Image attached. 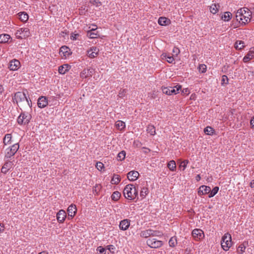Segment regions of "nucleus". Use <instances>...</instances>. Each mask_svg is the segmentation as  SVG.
Masks as SVG:
<instances>
[{"label": "nucleus", "mask_w": 254, "mask_h": 254, "mask_svg": "<svg viewBox=\"0 0 254 254\" xmlns=\"http://www.w3.org/2000/svg\"><path fill=\"white\" fill-rule=\"evenodd\" d=\"M146 130L147 132L150 133L151 135H154L156 134L155 128L152 125H148Z\"/></svg>", "instance_id": "72a5a7b5"}, {"label": "nucleus", "mask_w": 254, "mask_h": 254, "mask_svg": "<svg viewBox=\"0 0 254 254\" xmlns=\"http://www.w3.org/2000/svg\"><path fill=\"white\" fill-rule=\"evenodd\" d=\"M177 244V239L175 237L171 238L169 241V246L171 247H175Z\"/></svg>", "instance_id": "58836bf2"}, {"label": "nucleus", "mask_w": 254, "mask_h": 254, "mask_svg": "<svg viewBox=\"0 0 254 254\" xmlns=\"http://www.w3.org/2000/svg\"><path fill=\"white\" fill-rule=\"evenodd\" d=\"M121 181V178L120 176L116 174H114L112 179L111 180V183L112 184L117 185Z\"/></svg>", "instance_id": "7c9ffc66"}, {"label": "nucleus", "mask_w": 254, "mask_h": 254, "mask_svg": "<svg viewBox=\"0 0 254 254\" xmlns=\"http://www.w3.org/2000/svg\"><path fill=\"white\" fill-rule=\"evenodd\" d=\"M148 189L147 188L144 187L141 189L140 195L142 198H144L148 193Z\"/></svg>", "instance_id": "79ce46f5"}, {"label": "nucleus", "mask_w": 254, "mask_h": 254, "mask_svg": "<svg viewBox=\"0 0 254 254\" xmlns=\"http://www.w3.org/2000/svg\"><path fill=\"white\" fill-rule=\"evenodd\" d=\"M158 22L160 25L166 26L171 23V20L165 17H160L158 19Z\"/></svg>", "instance_id": "6ab92c4d"}, {"label": "nucleus", "mask_w": 254, "mask_h": 254, "mask_svg": "<svg viewBox=\"0 0 254 254\" xmlns=\"http://www.w3.org/2000/svg\"><path fill=\"white\" fill-rule=\"evenodd\" d=\"M197 68L199 72L204 73L206 71V65L204 64H200Z\"/></svg>", "instance_id": "c03bdc74"}, {"label": "nucleus", "mask_w": 254, "mask_h": 254, "mask_svg": "<svg viewBox=\"0 0 254 254\" xmlns=\"http://www.w3.org/2000/svg\"><path fill=\"white\" fill-rule=\"evenodd\" d=\"M231 235L228 233L225 234L222 237L221 241V245L222 248L224 251H227L229 250L231 246Z\"/></svg>", "instance_id": "7ed1b4c3"}, {"label": "nucleus", "mask_w": 254, "mask_h": 254, "mask_svg": "<svg viewBox=\"0 0 254 254\" xmlns=\"http://www.w3.org/2000/svg\"><path fill=\"white\" fill-rule=\"evenodd\" d=\"M12 101L14 103L19 107L23 108L29 107L30 108L32 107V102L29 98L26 97L25 92L18 91L16 92L12 96Z\"/></svg>", "instance_id": "f257e3e1"}, {"label": "nucleus", "mask_w": 254, "mask_h": 254, "mask_svg": "<svg viewBox=\"0 0 254 254\" xmlns=\"http://www.w3.org/2000/svg\"><path fill=\"white\" fill-rule=\"evenodd\" d=\"M182 93L188 95L189 93V89L188 88L184 89L182 91Z\"/></svg>", "instance_id": "052dcab7"}, {"label": "nucleus", "mask_w": 254, "mask_h": 254, "mask_svg": "<svg viewBox=\"0 0 254 254\" xmlns=\"http://www.w3.org/2000/svg\"><path fill=\"white\" fill-rule=\"evenodd\" d=\"M3 228H4L3 224H0V233L3 232V231L4 230Z\"/></svg>", "instance_id": "680f3d73"}, {"label": "nucleus", "mask_w": 254, "mask_h": 254, "mask_svg": "<svg viewBox=\"0 0 254 254\" xmlns=\"http://www.w3.org/2000/svg\"><path fill=\"white\" fill-rule=\"evenodd\" d=\"M146 244L151 248L157 249L161 247L163 243L162 241L150 238L147 240Z\"/></svg>", "instance_id": "39448f33"}, {"label": "nucleus", "mask_w": 254, "mask_h": 254, "mask_svg": "<svg viewBox=\"0 0 254 254\" xmlns=\"http://www.w3.org/2000/svg\"><path fill=\"white\" fill-rule=\"evenodd\" d=\"M66 218L65 212L60 210L57 214V219L59 223H63Z\"/></svg>", "instance_id": "a211bd4d"}, {"label": "nucleus", "mask_w": 254, "mask_h": 254, "mask_svg": "<svg viewBox=\"0 0 254 254\" xmlns=\"http://www.w3.org/2000/svg\"><path fill=\"white\" fill-rule=\"evenodd\" d=\"M182 86L180 85H177L176 86L162 87V91L164 94L171 95L173 94H177L179 93V91L181 89Z\"/></svg>", "instance_id": "20e7f679"}, {"label": "nucleus", "mask_w": 254, "mask_h": 254, "mask_svg": "<svg viewBox=\"0 0 254 254\" xmlns=\"http://www.w3.org/2000/svg\"><path fill=\"white\" fill-rule=\"evenodd\" d=\"M96 167L98 170H101L102 168H104V164L100 162H97L96 165Z\"/></svg>", "instance_id": "8fccbe9b"}, {"label": "nucleus", "mask_w": 254, "mask_h": 254, "mask_svg": "<svg viewBox=\"0 0 254 254\" xmlns=\"http://www.w3.org/2000/svg\"><path fill=\"white\" fill-rule=\"evenodd\" d=\"M139 176V173L136 171H131L127 174V179L130 181L137 180Z\"/></svg>", "instance_id": "4468645a"}, {"label": "nucleus", "mask_w": 254, "mask_h": 254, "mask_svg": "<svg viewBox=\"0 0 254 254\" xmlns=\"http://www.w3.org/2000/svg\"><path fill=\"white\" fill-rule=\"evenodd\" d=\"M11 138L12 135L11 134L8 133L5 134L3 140L4 144L6 145L8 144H10L11 143Z\"/></svg>", "instance_id": "2f4dec72"}, {"label": "nucleus", "mask_w": 254, "mask_h": 254, "mask_svg": "<svg viewBox=\"0 0 254 254\" xmlns=\"http://www.w3.org/2000/svg\"><path fill=\"white\" fill-rule=\"evenodd\" d=\"M189 161L188 160H184L183 161H182L181 163L180 167H183V170H184L186 169L187 165L189 163Z\"/></svg>", "instance_id": "49530a36"}, {"label": "nucleus", "mask_w": 254, "mask_h": 254, "mask_svg": "<svg viewBox=\"0 0 254 254\" xmlns=\"http://www.w3.org/2000/svg\"><path fill=\"white\" fill-rule=\"evenodd\" d=\"M250 186L251 188H253L254 187V183H253L252 182H251L250 184Z\"/></svg>", "instance_id": "338daca9"}, {"label": "nucleus", "mask_w": 254, "mask_h": 254, "mask_svg": "<svg viewBox=\"0 0 254 254\" xmlns=\"http://www.w3.org/2000/svg\"><path fill=\"white\" fill-rule=\"evenodd\" d=\"M116 126L118 129L122 130L125 128L126 125L124 122L122 121H118L116 123Z\"/></svg>", "instance_id": "473e14b6"}, {"label": "nucleus", "mask_w": 254, "mask_h": 254, "mask_svg": "<svg viewBox=\"0 0 254 254\" xmlns=\"http://www.w3.org/2000/svg\"><path fill=\"white\" fill-rule=\"evenodd\" d=\"M12 167V163L11 162H7L5 163L4 165L2 166L1 172L4 174H6L8 170L11 168Z\"/></svg>", "instance_id": "393cba45"}, {"label": "nucleus", "mask_w": 254, "mask_h": 254, "mask_svg": "<svg viewBox=\"0 0 254 254\" xmlns=\"http://www.w3.org/2000/svg\"><path fill=\"white\" fill-rule=\"evenodd\" d=\"M77 211L76 207L74 204H71L67 208V212L68 216L73 218L76 214Z\"/></svg>", "instance_id": "f3484780"}, {"label": "nucleus", "mask_w": 254, "mask_h": 254, "mask_svg": "<svg viewBox=\"0 0 254 254\" xmlns=\"http://www.w3.org/2000/svg\"><path fill=\"white\" fill-rule=\"evenodd\" d=\"M70 49H59V54L62 59H67L71 55Z\"/></svg>", "instance_id": "9b49d317"}, {"label": "nucleus", "mask_w": 254, "mask_h": 254, "mask_svg": "<svg viewBox=\"0 0 254 254\" xmlns=\"http://www.w3.org/2000/svg\"><path fill=\"white\" fill-rule=\"evenodd\" d=\"M210 191H211V188L210 187L206 186H201L199 188L198 194L199 195L209 194Z\"/></svg>", "instance_id": "dca6fc26"}, {"label": "nucleus", "mask_w": 254, "mask_h": 254, "mask_svg": "<svg viewBox=\"0 0 254 254\" xmlns=\"http://www.w3.org/2000/svg\"><path fill=\"white\" fill-rule=\"evenodd\" d=\"M151 233H152V234H151L152 236H161L163 235L162 232L153 230H152Z\"/></svg>", "instance_id": "09e8293b"}, {"label": "nucleus", "mask_w": 254, "mask_h": 254, "mask_svg": "<svg viewBox=\"0 0 254 254\" xmlns=\"http://www.w3.org/2000/svg\"><path fill=\"white\" fill-rule=\"evenodd\" d=\"M31 119L30 115H27L24 113H21L17 119V123L19 125H27Z\"/></svg>", "instance_id": "0eeeda50"}, {"label": "nucleus", "mask_w": 254, "mask_h": 254, "mask_svg": "<svg viewBox=\"0 0 254 254\" xmlns=\"http://www.w3.org/2000/svg\"><path fill=\"white\" fill-rule=\"evenodd\" d=\"M130 220L127 219L122 220L119 225L120 229L122 230H127L130 226Z\"/></svg>", "instance_id": "2eb2a0df"}, {"label": "nucleus", "mask_w": 254, "mask_h": 254, "mask_svg": "<svg viewBox=\"0 0 254 254\" xmlns=\"http://www.w3.org/2000/svg\"><path fill=\"white\" fill-rule=\"evenodd\" d=\"M253 58H254V50L249 51V53L244 57L243 60L244 63H248Z\"/></svg>", "instance_id": "412c9836"}, {"label": "nucleus", "mask_w": 254, "mask_h": 254, "mask_svg": "<svg viewBox=\"0 0 254 254\" xmlns=\"http://www.w3.org/2000/svg\"><path fill=\"white\" fill-rule=\"evenodd\" d=\"M201 179V177H200V175H197L196 177H195V179L197 181H199Z\"/></svg>", "instance_id": "0e129e2a"}, {"label": "nucleus", "mask_w": 254, "mask_h": 254, "mask_svg": "<svg viewBox=\"0 0 254 254\" xmlns=\"http://www.w3.org/2000/svg\"><path fill=\"white\" fill-rule=\"evenodd\" d=\"M239 45L241 46L240 48H245V43H244V41H241V40H238L235 42V43L234 45V48H239L238 47Z\"/></svg>", "instance_id": "37998d69"}, {"label": "nucleus", "mask_w": 254, "mask_h": 254, "mask_svg": "<svg viewBox=\"0 0 254 254\" xmlns=\"http://www.w3.org/2000/svg\"><path fill=\"white\" fill-rule=\"evenodd\" d=\"M242 16H243V10L242 9H240L237 11L236 15V19L239 23H241L242 20H243Z\"/></svg>", "instance_id": "c85d7f7f"}, {"label": "nucleus", "mask_w": 254, "mask_h": 254, "mask_svg": "<svg viewBox=\"0 0 254 254\" xmlns=\"http://www.w3.org/2000/svg\"><path fill=\"white\" fill-rule=\"evenodd\" d=\"M94 72V70L92 68L84 69L81 72L80 77L82 78H87L88 77L92 76Z\"/></svg>", "instance_id": "f8f14e48"}, {"label": "nucleus", "mask_w": 254, "mask_h": 254, "mask_svg": "<svg viewBox=\"0 0 254 254\" xmlns=\"http://www.w3.org/2000/svg\"><path fill=\"white\" fill-rule=\"evenodd\" d=\"M152 230L148 229L145 231H142L140 233V236L143 238H148V237L151 236Z\"/></svg>", "instance_id": "cd10ccee"}, {"label": "nucleus", "mask_w": 254, "mask_h": 254, "mask_svg": "<svg viewBox=\"0 0 254 254\" xmlns=\"http://www.w3.org/2000/svg\"><path fill=\"white\" fill-rule=\"evenodd\" d=\"M123 192L125 197L130 200L133 199L138 196L137 189L133 184L127 185Z\"/></svg>", "instance_id": "f03ea898"}, {"label": "nucleus", "mask_w": 254, "mask_h": 254, "mask_svg": "<svg viewBox=\"0 0 254 254\" xmlns=\"http://www.w3.org/2000/svg\"><path fill=\"white\" fill-rule=\"evenodd\" d=\"M174 61V59L173 57L171 56H168L167 58V61L169 63H172Z\"/></svg>", "instance_id": "13d9d810"}, {"label": "nucleus", "mask_w": 254, "mask_h": 254, "mask_svg": "<svg viewBox=\"0 0 254 254\" xmlns=\"http://www.w3.org/2000/svg\"><path fill=\"white\" fill-rule=\"evenodd\" d=\"M246 248V247L245 246L244 244H241L238 249L239 253L242 254L243 252H244Z\"/></svg>", "instance_id": "a18cd8bd"}, {"label": "nucleus", "mask_w": 254, "mask_h": 254, "mask_svg": "<svg viewBox=\"0 0 254 254\" xmlns=\"http://www.w3.org/2000/svg\"><path fill=\"white\" fill-rule=\"evenodd\" d=\"M61 48H68V47L64 45V46H62V47H61Z\"/></svg>", "instance_id": "774afa93"}, {"label": "nucleus", "mask_w": 254, "mask_h": 254, "mask_svg": "<svg viewBox=\"0 0 254 254\" xmlns=\"http://www.w3.org/2000/svg\"><path fill=\"white\" fill-rule=\"evenodd\" d=\"M192 235L195 239L200 240L204 238L203 232L199 229H195L192 231Z\"/></svg>", "instance_id": "6e6552de"}, {"label": "nucleus", "mask_w": 254, "mask_h": 254, "mask_svg": "<svg viewBox=\"0 0 254 254\" xmlns=\"http://www.w3.org/2000/svg\"><path fill=\"white\" fill-rule=\"evenodd\" d=\"M70 69V66L67 64H64L59 67V72L60 74H64Z\"/></svg>", "instance_id": "aec40b11"}, {"label": "nucleus", "mask_w": 254, "mask_h": 254, "mask_svg": "<svg viewBox=\"0 0 254 254\" xmlns=\"http://www.w3.org/2000/svg\"><path fill=\"white\" fill-rule=\"evenodd\" d=\"M219 7L220 5L219 4H212L210 6V11L213 14H215L218 11V8H219Z\"/></svg>", "instance_id": "c756f323"}, {"label": "nucleus", "mask_w": 254, "mask_h": 254, "mask_svg": "<svg viewBox=\"0 0 254 254\" xmlns=\"http://www.w3.org/2000/svg\"><path fill=\"white\" fill-rule=\"evenodd\" d=\"M126 152L124 150L119 152L117 155V159L120 161H123L126 157Z\"/></svg>", "instance_id": "a19ab883"}, {"label": "nucleus", "mask_w": 254, "mask_h": 254, "mask_svg": "<svg viewBox=\"0 0 254 254\" xmlns=\"http://www.w3.org/2000/svg\"><path fill=\"white\" fill-rule=\"evenodd\" d=\"M20 66V63L18 60H12L9 62L8 68L10 70H16Z\"/></svg>", "instance_id": "9d476101"}, {"label": "nucleus", "mask_w": 254, "mask_h": 254, "mask_svg": "<svg viewBox=\"0 0 254 254\" xmlns=\"http://www.w3.org/2000/svg\"><path fill=\"white\" fill-rule=\"evenodd\" d=\"M219 187H215L212 190H211V191H210L208 197L211 198L214 196L218 191Z\"/></svg>", "instance_id": "ea45409f"}, {"label": "nucleus", "mask_w": 254, "mask_h": 254, "mask_svg": "<svg viewBox=\"0 0 254 254\" xmlns=\"http://www.w3.org/2000/svg\"><path fill=\"white\" fill-rule=\"evenodd\" d=\"M4 89L1 85L0 84V93H1L3 91Z\"/></svg>", "instance_id": "69168bd1"}, {"label": "nucleus", "mask_w": 254, "mask_h": 254, "mask_svg": "<svg viewBox=\"0 0 254 254\" xmlns=\"http://www.w3.org/2000/svg\"><path fill=\"white\" fill-rule=\"evenodd\" d=\"M11 38L9 35L3 34L0 35V43H8L9 40Z\"/></svg>", "instance_id": "a878e982"}, {"label": "nucleus", "mask_w": 254, "mask_h": 254, "mask_svg": "<svg viewBox=\"0 0 254 254\" xmlns=\"http://www.w3.org/2000/svg\"><path fill=\"white\" fill-rule=\"evenodd\" d=\"M48 100L45 96H41L39 98L37 102V105L39 108H44L48 104Z\"/></svg>", "instance_id": "1a4fd4ad"}, {"label": "nucleus", "mask_w": 254, "mask_h": 254, "mask_svg": "<svg viewBox=\"0 0 254 254\" xmlns=\"http://www.w3.org/2000/svg\"><path fill=\"white\" fill-rule=\"evenodd\" d=\"M22 38H26L30 36L29 29L28 28H22L20 29Z\"/></svg>", "instance_id": "bb28decb"}, {"label": "nucleus", "mask_w": 254, "mask_h": 254, "mask_svg": "<svg viewBox=\"0 0 254 254\" xmlns=\"http://www.w3.org/2000/svg\"><path fill=\"white\" fill-rule=\"evenodd\" d=\"M250 123L253 127H254V117L251 119Z\"/></svg>", "instance_id": "e2e57ef3"}, {"label": "nucleus", "mask_w": 254, "mask_h": 254, "mask_svg": "<svg viewBox=\"0 0 254 254\" xmlns=\"http://www.w3.org/2000/svg\"><path fill=\"white\" fill-rule=\"evenodd\" d=\"M19 148V145L18 143H15L12 145L11 147L8 148L6 149L5 157L6 158H9L11 156H13L18 151Z\"/></svg>", "instance_id": "423d86ee"}, {"label": "nucleus", "mask_w": 254, "mask_h": 254, "mask_svg": "<svg viewBox=\"0 0 254 254\" xmlns=\"http://www.w3.org/2000/svg\"><path fill=\"white\" fill-rule=\"evenodd\" d=\"M54 101H57V98L55 96H51L49 97V99L48 102L50 103L51 102L54 103Z\"/></svg>", "instance_id": "6e6d98bb"}, {"label": "nucleus", "mask_w": 254, "mask_h": 254, "mask_svg": "<svg viewBox=\"0 0 254 254\" xmlns=\"http://www.w3.org/2000/svg\"><path fill=\"white\" fill-rule=\"evenodd\" d=\"M121 196V193L118 191H116L113 193L111 198L113 200L116 201L119 199Z\"/></svg>", "instance_id": "c9c22d12"}, {"label": "nucleus", "mask_w": 254, "mask_h": 254, "mask_svg": "<svg viewBox=\"0 0 254 254\" xmlns=\"http://www.w3.org/2000/svg\"><path fill=\"white\" fill-rule=\"evenodd\" d=\"M97 251H99L101 254H105L104 253L105 251V249L102 247H99L97 248Z\"/></svg>", "instance_id": "5fc2aeb1"}, {"label": "nucleus", "mask_w": 254, "mask_h": 254, "mask_svg": "<svg viewBox=\"0 0 254 254\" xmlns=\"http://www.w3.org/2000/svg\"><path fill=\"white\" fill-rule=\"evenodd\" d=\"M15 35L17 38L22 39V36H21V33L20 31V29L17 30Z\"/></svg>", "instance_id": "4d7b16f0"}, {"label": "nucleus", "mask_w": 254, "mask_h": 254, "mask_svg": "<svg viewBox=\"0 0 254 254\" xmlns=\"http://www.w3.org/2000/svg\"><path fill=\"white\" fill-rule=\"evenodd\" d=\"M87 55L91 58H95L98 54L99 49H90L87 51Z\"/></svg>", "instance_id": "4be33fe9"}, {"label": "nucleus", "mask_w": 254, "mask_h": 254, "mask_svg": "<svg viewBox=\"0 0 254 254\" xmlns=\"http://www.w3.org/2000/svg\"><path fill=\"white\" fill-rule=\"evenodd\" d=\"M228 77L225 75H223L222 76V80H221V84L223 85V84H227L228 83Z\"/></svg>", "instance_id": "de8ad7c7"}, {"label": "nucleus", "mask_w": 254, "mask_h": 254, "mask_svg": "<svg viewBox=\"0 0 254 254\" xmlns=\"http://www.w3.org/2000/svg\"><path fill=\"white\" fill-rule=\"evenodd\" d=\"M19 19L23 22H26L29 18L28 14L26 12H21L18 14Z\"/></svg>", "instance_id": "b1692460"}, {"label": "nucleus", "mask_w": 254, "mask_h": 254, "mask_svg": "<svg viewBox=\"0 0 254 254\" xmlns=\"http://www.w3.org/2000/svg\"><path fill=\"white\" fill-rule=\"evenodd\" d=\"M70 39L71 40H78L80 41L82 39V35L80 33H77L76 31L72 32L70 36Z\"/></svg>", "instance_id": "5701e85b"}, {"label": "nucleus", "mask_w": 254, "mask_h": 254, "mask_svg": "<svg viewBox=\"0 0 254 254\" xmlns=\"http://www.w3.org/2000/svg\"><path fill=\"white\" fill-rule=\"evenodd\" d=\"M232 17V14L230 12H226L222 16L221 18L225 21H229Z\"/></svg>", "instance_id": "4c0bfd02"}, {"label": "nucleus", "mask_w": 254, "mask_h": 254, "mask_svg": "<svg viewBox=\"0 0 254 254\" xmlns=\"http://www.w3.org/2000/svg\"><path fill=\"white\" fill-rule=\"evenodd\" d=\"M204 132L206 134L211 135L213 134L215 130L211 127H207L204 128Z\"/></svg>", "instance_id": "e433bc0d"}, {"label": "nucleus", "mask_w": 254, "mask_h": 254, "mask_svg": "<svg viewBox=\"0 0 254 254\" xmlns=\"http://www.w3.org/2000/svg\"><path fill=\"white\" fill-rule=\"evenodd\" d=\"M94 26L95 28H92L87 32V36L91 39L97 38L99 37V34L96 31L97 27L96 25H94Z\"/></svg>", "instance_id": "ddd939ff"}, {"label": "nucleus", "mask_w": 254, "mask_h": 254, "mask_svg": "<svg viewBox=\"0 0 254 254\" xmlns=\"http://www.w3.org/2000/svg\"><path fill=\"white\" fill-rule=\"evenodd\" d=\"M242 18H243V20H242L241 21L242 24H245L248 21H250V19L248 17H247L246 16H245L244 15L243 16H242Z\"/></svg>", "instance_id": "603ef678"}, {"label": "nucleus", "mask_w": 254, "mask_h": 254, "mask_svg": "<svg viewBox=\"0 0 254 254\" xmlns=\"http://www.w3.org/2000/svg\"><path fill=\"white\" fill-rule=\"evenodd\" d=\"M90 3H91L93 5H96L97 6H100L101 5V2L99 1V0H93L90 1Z\"/></svg>", "instance_id": "864d4df0"}, {"label": "nucleus", "mask_w": 254, "mask_h": 254, "mask_svg": "<svg viewBox=\"0 0 254 254\" xmlns=\"http://www.w3.org/2000/svg\"><path fill=\"white\" fill-rule=\"evenodd\" d=\"M126 92H127L126 89L121 90L119 93L118 96L120 98H123L125 95Z\"/></svg>", "instance_id": "3c124183"}, {"label": "nucleus", "mask_w": 254, "mask_h": 254, "mask_svg": "<svg viewBox=\"0 0 254 254\" xmlns=\"http://www.w3.org/2000/svg\"><path fill=\"white\" fill-rule=\"evenodd\" d=\"M180 52V49H173V53H174L173 55L177 56Z\"/></svg>", "instance_id": "bf43d9fd"}, {"label": "nucleus", "mask_w": 254, "mask_h": 254, "mask_svg": "<svg viewBox=\"0 0 254 254\" xmlns=\"http://www.w3.org/2000/svg\"><path fill=\"white\" fill-rule=\"evenodd\" d=\"M167 167L171 171H174L176 168L175 161L174 160L169 161L167 164Z\"/></svg>", "instance_id": "f704fd0d"}]
</instances>
